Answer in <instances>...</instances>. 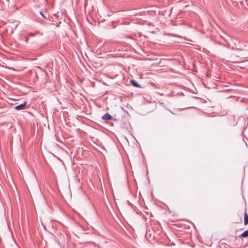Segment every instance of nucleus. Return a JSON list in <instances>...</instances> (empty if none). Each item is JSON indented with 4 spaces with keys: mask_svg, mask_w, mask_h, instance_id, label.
I'll return each instance as SVG.
<instances>
[{
    "mask_svg": "<svg viewBox=\"0 0 248 248\" xmlns=\"http://www.w3.org/2000/svg\"><path fill=\"white\" fill-rule=\"evenodd\" d=\"M240 237L246 238L248 237V230L245 231L239 236Z\"/></svg>",
    "mask_w": 248,
    "mask_h": 248,
    "instance_id": "20e7f679",
    "label": "nucleus"
},
{
    "mask_svg": "<svg viewBox=\"0 0 248 248\" xmlns=\"http://www.w3.org/2000/svg\"><path fill=\"white\" fill-rule=\"evenodd\" d=\"M131 83L132 86L135 87H140V86L139 84L134 80L132 79L131 80Z\"/></svg>",
    "mask_w": 248,
    "mask_h": 248,
    "instance_id": "39448f33",
    "label": "nucleus"
},
{
    "mask_svg": "<svg viewBox=\"0 0 248 248\" xmlns=\"http://www.w3.org/2000/svg\"><path fill=\"white\" fill-rule=\"evenodd\" d=\"M102 119L104 120H110L112 119V117L109 114L106 113L102 116Z\"/></svg>",
    "mask_w": 248,
    "mask_h": 248,
    "instance_id": "f03ea898",
    "label": "nucleus"
},
{
    "mask_svg": "<svg viewBox=\"0 0 248 248\" xmlns=\"http://www.w3.org/2000/svg\"><path fill=\"white\" fill-rule=\"evenodd\" d=\"M244 225H246L248 224V214L245 212L244 214Z\"/></svg>",
    "mask_w": 248,
    "mask_h": 248,
    "instance_id": "7ed1b4c3",
    "label": "nucleus"
},
{
    "mask_svg": "<svg viewBox=\"0 0 248 248\" xmlns=\"http://www.w3.org/2000/svg\"><path fill=\"white\" fill-rule=\"evenodd\" d=\"M39 13L44 18L46 19V17L44 16V15L42 13V12H40Z\"/></svg>",
    "mask_w": 248,
    "mask_h": 248,
    "instance_id": "423d86ee",
    "label": "nucleus"
},
{
    "mask_svg": "<svg viewBox=\"0 0 248 248\" xmlns=\"http://www.w3.org/2000/svg\"><path fill=\"white\" fill-rule=\"evenodd\" d=\"M26 105V102H24L23 104H21L20 105L16 106L15 108L16 110H22L25 108Z\"/></svg>",
    "mask_w": 248,
    "mask_h": 248,
    "instance_id": "f257e3e1",
    "label": "nucleus"
}]
</instances>
